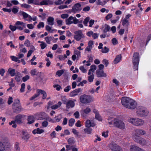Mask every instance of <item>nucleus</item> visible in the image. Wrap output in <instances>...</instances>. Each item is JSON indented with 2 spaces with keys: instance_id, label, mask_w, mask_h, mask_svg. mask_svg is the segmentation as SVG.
Returning a JSON list of instances; mask_svg holds the SVG:
<instances>
[{
  "instance_id": "f257e3e1",
  "label": "nucleus",
  "mask_w": 151,
  "mask_h": 151,
  "mask_svg": "<svg viewBox=\"0 0 151 151\" xmlns=\"http://www.w3.org/2000/svg\"><path fill=\"white\" fill-rule=\"evenodd\" d=\"M136 113L138 116L141 117H145L149 114V111L147 109L142 106H139L137 108Z\"/></svg>"
},
{
  "instance_id": "f03ea898",
  "label": "nucleus",
  "mask_w": 151,
  "mask_h": 151,
  "mask_svg": "<svg viewBox=\"0 0 151 151\" xmlns=\"http://www.w3.org/2000/svg\"><path fill=\"white\" fill-rule=\"evenodd\" d=\"M128 121L133 125L137 127L142 126L145 123L144 120L139 118H130L128 119Z\"/></svg>"
},
{
  "instance_id": "7ed1b4c3",
  "label": "nucleus",
  "mask_w": 151,
  "mask_h": 151,
  "mask_svg": "<svg viewBox=\"0 0 151 151\" xmlns=\"http://www.w3.org/2000/svg\"><path fill=\"white\" fill-rule=\"evenodd\" d=\"M146 134L145 130L141 129H136L132 134V137L133 139L140 137V135H144Z\"/></svg>"
},
{
  "instance_id": "20e7f679",
  "label": "nucleus",
  "mask_w": 151,
  "mask_h": 151,
  "mask_svg": "<svg viewBox=\"0 0 151 151\" xmlns=\"http://www.w3.org/2000/svg\"><path fill=\"white\" fill-rule=\"evenodd\" d=\"M139 54L137 52L134 53L132 58V62L134 65V69L135 70L138 69V65L139 61Z\"/></svg>"
},
{
  "instance_id": "39448f33",
  "label": "nucleus",
  "mask_w": 151,
  "mask_h": 151,
  "mask_svg": "<svg viewBox=\"0 0 151 151\" xmlns=\"http://www.w3.org/2000/svg\"><path fill=\"white\" fill-rule=\"evenodd\" d=\"M80 100L83 104H87L93 101V97L84 94L80 96Z\"/></svg>"
},
{
  "instance_id": "423d86ee",
  "label": "nucleus",
  "mask_w": 151,
  "mask_h": 151,
  "mask_svg": "<svg viewBox=\"0 0 151 151\" xmlns=\"http://www.w3.org/2000/svg\"><path fill=\"white\" fill-rule=\"evenodd\" d=\"M9 146V144L7 138H2L1 141V151L5 150Z\"/></svg>"
},
{
  "instance_id": "0eeeda50",
  "label": "nucleus",
  "mask_w": 151,
  "mask_h": 151,
  "mask_svg": "<svg viewBox=\"0 0 151 151\" xmlns=\"http://www.w3.org/2000/svg\"><path fill=\"white\" fill-rule=\"evenodd\" d=\"M15 102L12 105V108L14 111L19 113L21 110V106L20 104V101L18 99L15 100Z\"/></svg>"
},
{
  "instance_id": "6e6552de",
  "label": "nucleus",
  "mask_w": 151,
  "mask_h": 151,
  "mask_svg": "<svg viewBox=\"0 0 151 151\" xmlns=\"http://www.w3.org/2000/svg\"><path fill=\"white\" fill-rule=\"evenodd\" d=\"M108 146L112 151H123L120 146L114 143H110L108 145Z\"/></svg>"
},
{
  "instance_id": "1a4fd4ad",
  "label": "nucleus",
  "mask_w": 151,
  "mask_h": 151,
  "mask_svg": "<svg viewBox=\"0 0 151 151\" xmlns=\"http://www.w3.org/2000/svg\"><path fill=\"white\" fill-rule=\"evenodd\" d=\"M20 13L21 15L23 16V18L26 20L31 22L32 20L35 21L37 19V17L34 16L32 17L30 15L24 12H21Z\"/></svg>"
},
{
  "instance_id": "9d476101",
  "label": "nucleus",
  "mask_w": 151,
  "mask_h": 151,
  "mask_svg": "<svg viewBox=\"0 0 151 151\" xmlns=\"http://www.w3.org/2000/svg\"><path fill=\"white\" fill-rule=\"evenodd\" d=\"M66 24L67 25H70L72 24H76L79 22V20L76 17L70 16L65 20Z\"/></svg>"
},
{
  "instance_id": "9b49d317",
  "label": "nucleus",
  "mask_w": 151,
  "mask_h": 151,
  "mask_svg": "<svg viewBox=\"0 0 151 151\" xmlns=\"http://www.w3.org/2000/svg\"><path fill=\"white\" fill-rule=\"evenodd\" d=\"M74 38L77 41H79L81 39L85 37L84 35L82 33V31L81 30L75 31L74 32Z\"/></svg>"
},
{
  "instance_id": "f8f14e48",
  "label": "nucleus",
  "mask_w": 151,
  "mask_h": 151,
  "mask_svg": "<svg viewBox=\"0 0 151 151\" xmlns=\"http://www.w3.org/2000/svg\"><path fill=\"white\" fill-rule=\"evenodd\" d=\"M130 14L127 15L125 18L122 20V24L123 26L127 27L129 24V18L131 17Z\"/></svg>"
},
{
  "instance_id": "ddd939ff",
  "label": "nucleus",
  "mask_w": 151,
  "mask_h": 151,
  "mask_svg": "<svg viewBox=\"0 0 151 151\" xmlns=\"http://www.w3.org/2000/svg\"><path fill=\"white\" fill-rule=\"evenodd\" d=\"M129 103H130V104L128 105L127 108L132 109L135 108L137 106V103L135 101L131 99Z\"/></svg>"
},
{
  "instance_id": "4468645a",
  "label": "nucleus",
  "mask_w": 151,
  "mask_h": 151,
  "mask_svg": "<svg viewBox=\"0 0 151 151\" xmlns=\"http://www.w3.org/2000/svg\"><path fill=\"white\" fill-rule=\"evenodd\" d=\"M137 143L142 145H146L147 143V141L146 140L144 139L139 137V138H136V139H134Z\"/></svg>"
},
{
  "instance_id": "2eb2a0df",
  "label": "nucleus",
  "mask_w": 151,
  "mask_h": 151,
  "mask_svg": "<svg viewBox=\"0 0 151 151\" xmlns=\"http://www.w3.org/2000/svg\"><path fill=\"white\" fill-rule=\"evenodd\" d=\"M130 99V98L127 97L122 98L121 100V102L122 105L127 108L128 106V104L129 103Z\"/></svg>"
},
{
  "instance_id": "dca6fc26",
  "label": "nucleus",
  "mask_w": 151,
  "mask_h": 151,
  "mask_svg": "<svg viewBox=\"0 0 151 151\" xmlns=\"http://www.w3.org/2000/svg\"><path fill=\"white\" fill-rule=\"evenodd\" d=\"M82 9L81 5L79 3L75 4L72 9V11L74 12H77L80 11Z\"/></svg>"
},
{
  "instance_id": "f3484780",
  "label": "nucleus",
  "mask_w": 151,
  "mask_h": 151,
  "mask_svg": "<svg viewBox=\"0 0 151 151\" xmlns=\"http://www.w3.org/2000/svg\"><path fill=\"white\" fill-rule=\"evenodd\" d=\"M118 119L113 117H109L108 119V123L110 125H114L115 126Z\"/></svg>"
},
{
  "instance_id": "a211bd4d",
  "label": "nucleus",
  "mask_w": 151,
  "mask_h": 151,
  "mask_svg": "<svg viewBox=\"0 0 151 151\" xmlns=\"http://www.w3.org/2000/svg\"><path fill=\"white\" fill-rule=\"evenodd\" d=\"M130 151H145L144 150L137 146L133 145L130 146L129 148Z\"/></svg>"
},
{
  "instance_id": "6ab92c4d",
  "label": "nucleus",
  "mask_w": 151,
  "mask_h": 151,
  "mask_svg": "<svg viewBox=\"0 0 151 151\" xmlns=\"http://www.w3.org/2000/svg\"><path fill=\"white\" fill-rule=\"evenodd\" d=\"M115 126L122 129H124L125 128V124L122 121L118 120Z\"/></svg>"
},
{
  "instance_id": "aec40b11",
  "label": "nucleus",
  "mask_w": 151,
  "mask_h": 151,
  "mask_svg": "<svg viewBox=\"0 0 151 151\" xmlns=\"http://www.w3.org/2000/svg\"><path fill=\"white\" fill-rule=\"evenodd\" d=\"M91 111V109L89 107H86V109H84L81 111V115L83 117H85L86 114H88Z\"/></svg>"
},
{
  "instance_id": "412c9836",
  "label": "nucleus",
  "mask_w": 151,
  "mask_h": 151,
  "mask_svg": "<svg viewBox=\"0 0 151 151\" xmlns=\"http://www.w3.org/2000/svg\"><path fill=\"white\" fill-rule=\"evenodd\" d=\"M81 91V88L76 89L70 93V96L71 97L75 96L77 95Z\"/></svg>"
},
{
  "instance_id": "4be33fe9",
  "label": "nucleus",
  "mask_w": 151,
  "mask_h": 151,
  "mask_svg": "<svg viewBox=\"0 0 151 151\" xmlns=\"http://www.w3.org/2000/svg\"><path fill=\"white\" fill-rule=\"evenodd\" d=\"M65 105L66 107L69 109L74 107L75 106V103L72 100H69L67 101Z\"/></svg>"
},
{
  "instance_id": "5701e85b",
  "label": "nucleus",
  "mask_w": 151,
  "mask_h": 151,
  "mask_svg": "<svg viewBox=\"0 0 151 151\" xmlns=\"http://www.w3.org/2000/svg\"><path fill=\"white\" fill-rule=\"evenodd\" d=\"M53 4V2L50 0H42V1L40 2V5H51Z\"/></svg>"
},
{
  "instance_id": "b1692460",
  "label": "nucleus",
  "mask_w": 151,
  "mask_h": 151,
  "mask_svg": "<svg viewBox=\"0 0 151 151\" xmlns=\"http://www.w3.org/2000/svg\"><path fill=\"white\" fill-rule=\"evenodd\" d=\"M96 73L97 76L99 77H106V73H104L102 70H98L96 71Z\"/></svg>"
},
{
  "instance_id": "393cba45",
  "label": "nucleus",
  "mask_w": 151,
  "mask_h": 151,
  "mask_svg": "<svg viewBox=\"0 0 151 151\" xmlns=\"http://www.w3.org/2000/svg\"><path fill=\"white\" fill-rule=\"evenodd\" d=\"M22 138L24 140L27 141L30 137L29 135L24 131H22Z\"/></svg>"
},
{
  "instance_id": "a878e982",
  "label": "nucleus",
  "mask_w": 151,
  "mask_h": 151,
  "mask_svg": "<svg viewBox=\"0 0 151 151\" xmlns=\"http://www.w3.org/2000/svg\"><path fill=\"white\" fill-rule=\"evenodd\" d=\"M47 23L50 25H53L54 24V19L52 17H49L47 19Z\"/></svg>"
},
{
  "instance_id": "bb28decb",
  "label": "nucleus",
  "mask_w": 151,
  "mask_h": 151,
  "mask_svg": "<svg viewBox=\"0 0 151 151\" xmlns=\"http://www.w3.org/2000/svg\"><path fill=\"white\" fill-rule=\"evenodd\" d=\"M44 132V130L43 129L38 128L32 131V133L34 134H41Z\"/></svg>"
},
{
  "instance_id": "cd10ccee",
  "label": "nucleus",
  "mask_w": 151,
  "mask_h": 151,
  "mask_svg": "<svg viewBox=\"0 0 151 151\" xmlns=\"http://www.w3.org/2000/svg\"><path fill=\"white\" fill-rule=\"evenodd\" d=\"M23 118V116L21 114H19L16 116L15 121L16 122L19 124L22 123V118Z\"/></svg>"
},
{
  "instance_id": "c85d7f7f",
  "label": "nucleus",
  "mask_w": 151,
  "mask_h": 151,
  "mask_svg": "<svg viewBox=\"0 0 151 151\" xmlns=\"http://www.w3.org/2000/svg\"><path fill=\"white\" fill-rule=\"evenodd\" d=\"M91 68L89 70L88 73V75H90L91 73H93L95 70L96 69V66L95 65H92L91 66Z\"/></svg>"
},
{
  "instance_id": "c756f323",
  "label": "nucleus",
  "mask_w": 151,
  "mask_h": 151,
  "mask_svg": "<svg viewBox=\"0 0 151 151\" xmlns=\"http://www.w3.org/2000/svg\"><path fill=\"white\" fill-rule=\"evenodd\" d=\"M37 92L39 94L41 93L43 94L42 99H45L47 97V94L43 90L41 89H38L37 91Z\"/></svg>"
},
{
  "instance_id": "7c9ffc66",
  "label": "nucleus",
  "mask_w": 151,
  "mask_h": 151,
  "mask_svg": "<svg viewBox=\"0 0 151 151\" xmlns=\"http://www.w3.org/2000/svg\"><path fill=\"white\" fill-rule=\"evenodd\" d=\"M102 29L103 32L106 33L109 31L110 27L108 25L105 24L102 27Z\"/></svg>"
},
{
  "instance_id": "2f4dec72",
  "label": "nucleus",
  "mask_w": 151,
  "mask_h": 151,
  "mask_svg": "<svg viewBox=\"0 0 151 151\" xmlns=\"http://www.w3.org/2000/svg\"><path fill=\"white\" fill-rule=\"evenodd\" d=\"M27 124H31L35 122V118L32 116H29L27 119Z\"/></svg>"
},
{
  "instance_id": "473e14b6",
  "label": "nucleus",
  "mask_w": 151,
  "mask_h": 151,
  "mask_svg": "<svg viewBox=\"0 0 151 151\" xmlns=\"http://www.w3.org/2000/svg\"><path fill=\"white\" fill-rule=\"evenodd\" d=\"M62 104V102L61 101H59L58 103L52 106L51 107L52 109H56L60 107Z\"/></svg>"
},
{
  "instance_id": "72a5a7b5",
  "label": "nucleus",
  "mask_w": 151,
  "mask_h": 151,
  "mask_svg": "<svg viewBox=\"0 0 151 151\" xmlns=\"http://www.w3.org/2000/svg\"><path fill=\"white\" fill-rule=\"evenodd\" d=\"M93 112L95 114V118L96 119L99 121H101L102 120V119L100 115H99L97 111L96 110H93Z\"/></svg>"
},
{
  "instance_id": "f704fd0d",
  "label": "nucleus",
  "mask_w": 151,
  "mask_h": 151,
  "mask_svg": "<svg viewBox=\"0 0 151 151\" xmlns=\"http://www.w3.org/2000/svg\"><path fill=\"white\" fill-rule=\"evenodd\" d=\"M122 58V56L121 55H117L115 58L114 60V64H116L119 62L121 60Z\"/></svg>"
},
{
  "instance_id": "c9c22d12",
  "label": "nucleus",
  "mask_w": 151,
  "mask_h": 151,
  "mask_svg": "<svg viewBox=\"0 0 151 151\" xmlns=\"http://www.w3.org/2000/svg\"><path fill=\"white\" fill-rule=\"evenodd\" d=\"M88 75L89 76L88 77V81L90 83L92 82L94 78V75L93 73H91L90 75Z\"/></svg>"
},
{
  "instance_id": "e433bc0d",
  "label": "nucleus",
  "mask_w": 151,
  "mask_h": 151,
  "mask_svg": "<svg viewBox=\"0 0 151 151\" xmlns=\"http://www.w3.org/2000/svg\"><path fill=\"white\" fill-rule=\"evenodd\" d=\"M8 72L12 76H14L15 74V70L14 69H12L11 68H9Z\"/></svg>"
},
{
  "instance_id": "4c0bfd02",
  "label": "nucleus",
  "mask_w": 151,
  "mask_h": 151,
  "mask_svg": "<svg viewBox=\"0 0 151 151\" xmlns=\"http://www.w3.org/2000/svg\"><path fill=\"white\" fill-rule=\"evenodd\" d=\"M52 37L50 36H48L45 37V40L46 41V42L48 44H50V42L52 39Z\"/></svg>"
},
{
  "instance_id": "58836bf2",
  "label": "nucleus",
  "mask_w": 151,
  "mask_h": 151,
  "mask_svg": "<svg viewBox=\"0 0 151 151\" xmlns=\"http://www.w3.org/2000/svg\"><path fill=\"white\" fill-rule=\"evenodd\" d=\"M107 3V1H101L100 0H98L96 2L97 5H104Z\"/></svg>"
},
{
  "instance_id": "ea45409f",
  "label": "nucleus",
  "mask_w": 151,
  "mask_h": 151,
  "mask_svg": "<svg viewBox=\"0 0 151 151\" xmlns=\"http://www.w3.org/2000/svg\"><path fill=\"white\" fill-rule=\"evenodd\" d=\"M46 29L48 32L52 33L55 30L54 29H52L51 27L49 25H46L45 27Z\"/></svg>"
},
{
  "instance_id": "a19ab883",
  "label": "nucleus",
  "mask_w": 151,
  "mask_h": 151,
  "mask_svg": "<svg viewBox=\"0 0 151 151\" xmlns=\"http://www.w3.org/2000/svg\"><path fill=\"white\" fill-rule=\"evenodd\" d=\"M84 130L86 133L90 134L92 132V129L91 128L88 127V128L84 129Z\"/></svg>"
},
{
  "instance_id": "79ce46f5",
  "label": "nucleus",
  "mask_w": 151,
  "mask_h": 151,
  "mask_svg": "<svg viewBox=\"0 0 151 151\" xmlns=\"http://www.w3.org/2000/svg\"><path fill=\"white\" fill-rule=\"evenodd\" d=\"M92 124H91L90 120H88L86 122V126L87 127H93Z\"/></svg>"
},
{
  "instance_id": "37998d69",
  "label": "nucleus",
  "mask_w": 151,
  "mask_h": 151,
  "mask_svg": "<svg viewBox=\"0 0 151 151\" xmlns=\"http://www.w3.org/2000/svg\"><path fill=\"white\" fill-rule=\"evenodd\" d=\"M10 58L12 60L14 61L18 62L19 63H20V60L18 59V58L14 56H10Z\"/></svg>"
},
{
  "instance_id": "c03bdc74",
  "label": "nucleus",
  "mask_w": 151,
  "mask_h": 151,
  "mask_svg": "<svg viewBox=\"0 0 151 151\" xmlns=\"http://www.w3.org/2000/svg\"><path fill=\"white\" fill-rule=\"evenodd\" d=\"M75 122V120L73 118L70 119L69 122V125L70 127H72L74 124Z\"/></svg>"
},
{
  "instance_id": "a18cd8bd",
  "label": "nucleus",
  "mask_w": 151,
  "mask_h": 151,
  "mask_svg": "<svg viewBox=\"0 0 151 151\" xmlns=\"http://www.w3.org/2000/svg\"><path fill=\"white\" fill-rule=\"evenodd\" d=\"M15 24L16 25H22V26H23L24 27H25V24L23 23V22L19 21H17L16 23Z\"/></svg>"
},
{
  "instance_id": "49530a36",
  "label": "nucleus",
  "mask_w": 151,
  "mask_h": 151,
  "mask_svg": "<svg viewBox=\"0 0 151 151\" xmlns=\"http://www.w3.org/2000/svg\"><path fill=\"white\" fill-rule=\"evenodd\" d=\"M109 51V49L107 47H106L105 46L102 49L101 52L104 53H106L108 52Z\"/></svg>"
},
{
  "instance_id": "de8ad7c7",
  "label": "nucleus",
  "mask_w": 151,
  "mask_h": 151,
  "mask_svg": "<svg viewBox=\"0 0 151 151\" xmlns=\"http://www.w3.org/2000/svg\"><path fill=\"white\" fill-rule=\"evenodd\" d=\"M47 45L46 43L45 42H42V44H40V47L41 49L42 50H43L47 46Z\"/></svg>"
},
{
  "instance_id": "09e8293b",
  "label": "nucleus",
  "mask_w": 151,
  "mask_h": 151,
  "mask_svg": "<svg viewBox=\"0 0 151 151\" xmlns=\"http://www.w3.org/2000/svg\"><path fill=\"white\" fill-rule=\"evenodd\" d=\"M90 18L89 17H87L85 18L83 22V23L85 26H87V23L88 21H89Z\"/></svg>"
},
{
  "instance_id": "8fccbe9b",
  "label": "nucleus",
  "mask_w": 151,
  "mask_h": 151,
  "mask_svg": "<svg viewBox=\"0 0 151 151\" xmlns=\"http://www.w3.org/2000/svg\"><path fill=\"white\" fill-rule=\"evenodd\" d=\"M68 142L70 145H72L74 143L75 141L73 138H70L68 139Z\"/></svg>"
},
{
  "instance_id": "3c124183",
  "label": "nucleus",
  "mask_w": 151,
  "mask_h": 151,
  "mask_svg": "<svg viewBox=\"0 0 151 151\" xmlns=\"http://www.w3.org/2000/svg\"><path fill=\"white\" fill-rule=\"evenodd\" d=\"M25 85V83H23L21 85V88L20 89V91L21 93L24 92V91Z\"/></svg>"
},
{
  "instance_id": "603ef678",
  "label": "nucleus",
  "mask_w": 151,
  "mask_h": 151,
  "mask_svg": "<svg viewBox=\"0 0 151 151\" xmlns=\"http://www.w3.org/2000/svg\"><path fill=\"white\" fill-rule=\"evenodd\" d=\"M64 72V71L63 70H61L57 72L56 74L59 76H60Z\"/></svg>"
},
{
  "instance_id": "864d4df0",
  "label": "nucleus",
  "mask_w": 151,
  "mask_h": 151,
  "mask_svg": "<svg viewBox=\"0 0 151 151\" xmlns=\"http://www.w3.org/2000/svg\"><path fill=\"white\" fill-rule=\"evenodd\" d=\"M79 69L83 73H86L87 71L86 69L85 68L84 66H80L79 67Z\"/></svg>"
},
{
  "instance_id": "5fc2aeb1",
  "label": "nucleus",
  "mask_w": 151,
  "mask_h": 151,
  "mask_svg": "<svg viewBox=\"0 0 151 151\" xmlns=\"http://www.w3.org/2000/svg\"><path fill=\"white\" fill-rule=\"evenodd\" d=\"M44 26V23L42 22H40L37 25V27L40 29L41 27L43 28Z\"/></svg>"
},
{
  "instance_id": "6e6d98bb",
  "label": "nucleus",
  "mask_w": 151,
  "mask_h": 151,
  "mask_svg": "<svg viewBox=\"0 0 151 151\" xmlns=\"http://www.w3.org/2000/svg\"><path fill=\"white\" fill-rule=\"evenodd\" d=\"M14 151H19L20 150L19 147L18 145V144L16 143L14 146Z\"/></svg>"
},
{
  "instance_id": "4d7b16f0",
  "label": "nucleus",
  "mask_w": 151,
  "mask_h": 151,
  "mask_svg": "<svg viewBox=\"0 0 151 151\" xmlns=\"http://www.w3.org/2000/svg\"><path fill=\"white\" fill-rule=\"evenodd\" d=\"M73 147V146L70 145H66V151H68L71 150Z\"/></svg>"
},
{
  "instance_id": "13d9d810",
  "label": "nucleus",
  "mask_w": 151,
  "mask_h": 151,
  "mask_svg": "<svg viewBox=\"0 0 151 151\" xmlns=\"http://www.w3.org/2000/svg\"><path fill=\"white\" fill-rule=\"evenodd\" d=\"M61 100L63 101V103L65 104H66L67 101H68L67 99L66 98V97L65 96H64L62 97Z\"/></svg>"
},
{
  "instance_id": "bf43d9fd",
  "label": "nucleus",
  "mask_w": 151,
  "mask_h": 151,
  "mask_svg": "<svg viewBox=\"0 0 151 151\" xmlns=\"http://www.w3.org/2000/svg\"><path fill=\"white\" fill-rule=\"evenodd\" d=\"M53 87L54 88H56V90L58 91H60V89L62 88L61 86L58 84L54 85L53 86Z\"/></svg>"
},
{
  "instance_id": "052dcab7",
  "label": "nucleus",
  "mask_w": 151,
  "mask_h": 151,
  "mask_svg": "<svg viewBox=\"0 0 151 151\" xmlns=\"http://www.w3.org/2000/svg\"><path fill=\"white\" fill-rule=\"evenodd\" d=\"M62 0H56L54 3L55 4L58 5L62 4L63 3V2Z\"/></svg>"
},
{
  "instance_id": "680f3d73",
  "label": "nucleus",
  "mask_w": 151,
  "mask_h": 151,
  "mask_svg": "<svg viewBox=\"0 0 151 151\" xmlns=\"http://www.w3.org/2000/svg\"><path fill=\"white\" fill-rule=\"evenodd\" d=\"M112 16V14L110 13L107 14V15L106 16L105 19L107 20H108L111 19Z\"/></svg>"
},
{
  "instance_id": "e2e57ef3",
  "label": "nucleus",
  "mask_w": 151,
  "mask_h": 151,
  "mask_svg": "<svg viewBox=\"0 0 151 151\" xmlns=\"http://www.w3.org/2000/svg\"><path fill=\"white\" fill-rule=\"evenodd\" d=\"M74 116H75V118L78 119L79 117V113L78 111H76L73 114Z\"/></svg>"
},
{
  "instance_id": "0e129e2a",
  "label": "nucleus",
  "mask_w": 151,
  "mask_h": 151,
  "mask_svg": "<svg viewBox=\"0 0 151 151\" xmlns=\"http://www.w3.org/2000/svg\"><path fill=\"white\" fill-rule=\"evenodd\" d=\"M24 44L27 47H29L30 45V42L28 40H27L25 41Z\"/></svg>"
},
{
  "instance_id": "69168bd1",
  "label": "nucleus",
  "mask_w": 151,
  "mask_h": 151,
  "mask_svg": "<svg viewBox=\"0 0 151 151\" xmlns=\"http://www.w3.org/2000/svg\"><path fill=\"white\" fill-rule=\"evenodd\" d=\"M15 122L13 121L9 123V124L12 125V127L14 128H15L17 127V125L16 124Z\"/></svg>"
},
{
  "instance_id": "338daca9",
  "label": "nucleus",
  "mask_w": 151,
  "mask_h": 151,
  "mask_svg": "<svg viewBox=\"0 0 151 151\" xmlns=\"http://www.w3.org/2000/svg\"><path fill=\"white\" fill-rule=\"evenodd\" d=\"M71 89V87L70 86H68L66 87L64 89V91L66 92H68Z\"/></svg>"
},
{
  "instance_id": "774afa93",
  "label": "nucleus",
  "mask_w": 151,
  "mask_h": 151,
  "mask_svg": "<svg viewBox=\"0 0 151 151\" xmlns=\"http://www.w3.org/2000/svg\"><path fill=\"white\" fill-rule=\"evenodd\" d=\"M29 78V76L28 75H26L22 78V81L25 82Z\"/></svg>"
}]
</instances>
